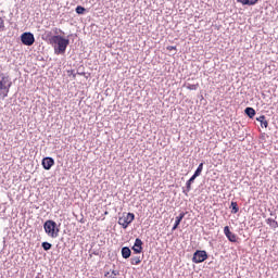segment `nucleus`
<instances>
[{
    "label": "nucleus",
    "mask_w": 278,
    "mask_h": 278,
    "mask_svg": "<svg viewBox=\"0 0 278 278\" xmlns=\"http://www.w3.org/2000/svg\"><path fill=\"white\" fill-rule=\"evenodd\" d=\"M205 260H207V252L203 250H198L194 252L193 258H192V262L194 264H201V262H205Z\"/></svg>",
    "instance_id": "5"
},
{
    "label": "nucleus",
    "mask_w": 278,
    "mask_h": 278,
    "mask_svg": "<svg viewBox=\"0 0 278 278\" xmlns=\"http://www.w3.org/2000/svg\"><path fill=\"white\" fill-rule=\"evenodd\" d=\"M142 262V260H140V256H135L130 258V264L132 266H138V264H140Z\"/></svg>",
    "instance_id": "17"
},
{
    "label": "nucleus",
    "mask_w": 278,
    "mask_h": 278,
    "mask_svg": "<svg viewBox=\"0 0 278 278\" xmlns=\"http://www.w3.org/2000/svg\"><path fill=\"white\" fill-rule=\"evenodd\" d=\"M203 173V163H200L197 170L194 172L193 176L199 177Z\"/></svg>",
    "instance_id": "19"
},
{
    "label": "nucleus",
    "mask_w": 278,
    "mask_h": 278,
    "mask_svg": "<svg viewBox=\"0 0 278 278\" xmlns=\"http://www.w3.org/2000/svg\"><path fill=\"white\" fill-rule=\"evenodd\" d=\"M231 214H238L240 212V207H238V202H231Z\"/></svg>",
    "instance_id": "18"
},
{
    "label": "nucleus",
    "mask_w": 278,
    "mask_h": 278,
    "mask_svg": "<svg viewBox=\"0 0 278 278\" xmlns=\"http://www.w3.org/2000/svg\"><path fill=\"white\" fill-rule=\"evenodd\" d=\"M267 225H269V227H274L277 228L278 227V223L275 219L268 218L267 219Z\"/></svg>",
    "instance_id": "20"
},
{
    "label": "nucleus",
    "mask_w": 278,
    "mask_h": 278,
    "mask_svg": "<svg viewBox=\"0 0 278 278\" xmlns=\"http://www.w3.org/2000/svg\"><path fill=\"white\" fill-rule=\"evenodd\" d=\"M41 247H42L43 251H50L52 245L49 242H42Z\"/></svg>",
    "instance_id": "21"
},
{
    "label": "nucleus",
    "mask_w": 278,
    "mask_h": 278,
    "mask_svg": "<svg viewBox=\"0 0 278 278\" xmlns=\"http://www.w3.org/2000/svg\"><path fill=\"white\" fill-rule=\"evenodd\" d=\"M122 256L124 257V260H129V257H131V250L127 247L123 248Z\"/></svg>",
    "instance_id": "11"
},
{
    "label": "nucleus",
    "mask_w": 278,
    "mask_h": 278,
    "mask_svg": "<svg viewBox=\"0 0 278 278\" xmlns=\"http://www.w3.org/2000/svg\"><path fill=\"white\" fill-rule=\"evenodd\" d=\"M132 251L135 253H142V240L141 239H136L135 244L132 247Z\"/></svg>",
    "instance_id": "9"
},
{
    "label": "nucleus",
    "mask_w": 278,
    "mask_h": 278,
    "mask_svg": "<svg viewBox=\"0 0 278 278\" xmlns=\"http://www.w3.org/2000/svg\"><path fill=\"white\" fill-rule=\"evenodd\" d=\"M41 164L45 170H51V167L53 166V164H55V161L52 157H45Z\"/></svg>",
    "instance_id": "8"
},
{
    "label": "nucleus",
    "mask_w": 278,
    "mask_h": 278,
    "mask_svg": "<svg viewBox=\"0 0 278 278\" xmlns=\"http://www.w3.org/2000/svg\"><path fill=\"white\" fill-rule=\"evenodd\" d=\"M194 179H197V176H192L187 182H186V186H187V189L186 191L187 192H190L192 190V182L194 181Z\"/></svg>",
    "instance_id": "15"
},
{
    "label": "nucleus",
    "mask_w": 278,
    "mask_h": 278,
    "mask_svg": "<svg viewBox=\"0 0 278 278\" xmlns=\"http://www.w3.org/2000/svg\"><path fill=\"white\" fill-rule=\"evenodd\" d=\"M73 77H74V79H75L76 75L74 74Z\"/></svg>",
    "instance_id": "28"
},
{
    "label": "nucleus",
    "mask_w": 278,
    "mask_h": 278,
    "mask_svg": "<svg viewBox=\"0 0 278 278\" xmlns=\"http://www.w3.org/2000/svg\"><path fill=\"white\" fill-rule=\"evenodd\" d=\"M186 216V213H180L176 219H175V224L174 227L172 228L173 231H175V229H177V227H179V225L181 224V220H184V217Z\"/></svg>",
    "instance_id": "10"
},
{
    "label": "nucleus",
    "mask_w": 278,
    "mask_h": 278,
    "mask_svg": "<svg viewBox=\"0 0 278 278\" xmlns=\"http://www.w3.org/2000/svg\"><path fill=\"white\" fill-rule=\"evenodd\" d=\"M245 114H247V116H249V118H253V116H255V109L247 108L245 109Z\"/></svg>",
    "instance_id": "16"
},
{
    "label": "nucleus",
    "mask_w": 278,
    "mask_h": 278,
    "mask_svg": "<svg viewBox=\"0 0 278 278\" xmlns=\"http://www.w3.org/2000/svg\"><path fill=\"white\" fill-rule=\"evenodd\" d=\"M256 121L258 123H261L262 127H268V121H266V116L265 115H261L260 117L256 118Z\"/></svg>",
    "instance_id": "13"
},
{
    "label": "nucleus",
    "mask_w": 278,
    "mask_h": 278,
    "mask_svg": "<svg viewBox=\"0 0 278 278\" xmlns=\"http://www.w3.org/2000/svg\"><path fill=\"white\" fill-rule=\"evenodd\" d=\"M21 41L26 47H31V45H34V42H36V38L34 37V34H31V33H24L21 35Z\"/></svg>",
    "instance_id": "6"
},
{
    "label": "nucleus",
    "mask_w": 278,
    "mask_h": 278,
    "mask_svg": "<svg viewBox=\"0 0 278 278\" xmlns=\"http://www.w3.org/2000/svg\"><path fill=\"white\" fill-rule=\"evenodd\" d=\"M48 35L51 36V31H49Z\"/></svg>",
    "instance_id": "27"
},
{
    "label": "nucleus",
    "mask_w": 278,
    "mask_h": 278,
    "mask_svg": "<svg viewBox=\"0 0 278 278\" xmlns=\"http://www.w3.org/2000/svg\"><path fill=\"white\" fill-rule=\"evenodd\" d=\"M54 34H58V28H55Z\"/></svg>",
    "instance_id": "26"
},
{
    "label": "nucleus",
    "mask_w": 278,
    "mask_h": 278,
    "mask_svg": "<svg viewBox=\"0 0 278 278\" xmlns=\"http://www.w3.org/2000/svg\"><path fill=\"white\" fill-rule=\"evenodd\" d=\"M167 51H177V47L175 46H168Z\"/></svg>",
    "instance_id": "25"
},
{
    "label": "nucleus",
    "mask_w": 278,
    "mask_h": 278,
    "mask_svg": "<svg viewBox=\"0 0 278 278\" xmlns=\"http://www.w3.org/2000/svg\"><path fill=\"white\" fill-rule=\"evenodd\" d=\"M224 233L226 236V238L229 240V242H237L238 238L236 237V233L231 232V230L229 229V226H226L224 228Z\"/></svg>",
    "instance_id": "7"
},
{
    "label": "nucleus",
    "mask_w": 278,
    "mask_h": 278,
    "mask_svg": "<svg viewBox=\"0 0 278 278\" xmlns=\"http://www.w3.org/2000/svg\"><path fill=\"white\" fill-rule=\"evenodd\" d=\"M71 43V40L60 36V35H54L50 38V45L54 47V53L56 55H62L66 53V48Z\"/></svg>",
    "instance_id": "1"
},
{
    "label": "nucleus",
    "mask_w": 278,
    "mask_h": 278,
    "mask_svg": "<svg viewBox=\"0 0 278 278\" xmlns=\"http://www.w3.org/2000/svg\"><path fill=\"white\" fill-rule=\"evenodd\" d=\"M0 31H5V20L0 17Z\"/></svg>",
    "instance_id": "22"
},
{
    "label": "nucleus",
    "mask_w": 278,
    "mask_h": 278,
    "mask_svg": "<svg viewBox=\"0 0 278 278\" xmlns=\"http://www.w3.org/2000/svg\"><path fill=\"white\" fill-rule=\"evenodd\" d=\"M118 277V271L114 269H110L104 274V278H117Z\"/></svg>",
    "instance_id": "12"
},
{
    "label": "nucleus",
    "mask_w": 278,
    "mask_h": 278,
    "mask_svg": "<svg viewBox=\"0 0 278 278\" xmlns=\"http://www.w3.org/2000/svg\"><path fill=\"white\" fill-rule=\"evenodd\" d=\"M43 229L49 238H58L60 236V228H58V224L54 220H46Z\"/></svg>",
    "instance_id": "3"
},
{
    "label": "nucleus",
    "mask_w": 278,
    "mask_h": 278,
    "mask_svg": "<svg viewBox=\"0 0 278 278\" xmlns=\"http://www.w3.org/2000/svg\"><path fill=\"white\" fill-rule=\"evenodd\" d=\"M84 12H86V8L78 5L76 8V14H84Z\"/></svg>",
    "instance_id": "23"
},
{
    "label": "nucleus",
    "mask_w": 278,
    "mask_h": 278,
    "mask_svg": "<svg viewBox=\"0 0 278 278\" xmlns=\"http://www.w3.org/2000/svg\"><path fill=\"white\" fill-rule=\"evenodd\" d=\"M187 90H199V84L195 85H188Z\"/></svg>",
    "instance_id": "24"
},
{
    "label": "nucleus",
    "mask_w": 278,
    "mask_h": 278,
    "mask_svg": "<svg viewBox=\"0 0 278 278\" xmlns=\"http://www.w3.org/2000/svg\"><path fill=\"white\" fill-rule=\"evenodd\" d=\"M238 3H242V5H255L260 0H237Z\"/></svg>",
    "instance_id": "14"
},
{
    "label": "nucleus",
    "mask_w": 278,
    "mask_h": 278,
    "mask_svg": "<svg viewBox=\"0 0 278 278\" xmlns=\"http://www.w3.org/2000/svg\"><path fill=\"white\" fill-rule=\"evenodd\" d=\"M10 88H12V80L9 75L0 74V97L5 99L10 94Z\"/></svg>",
    "instance_id": "2"
},
{
    "label": "nucleus",
    "mask_w": 278,
    "mask_h": 278,
    "mask_svg": "<svg viewBox=\"0 0 278 278\" xmlns=\"http://www.w3.org/2000/svg\"><path fill=\"white\" fill-rule=\"evenodd\" d=\"M136 218V215L134 213H124L119 218H118V225L123 227V229H127L131 223H134Z\"/></svg>",
    "instance_id": "4"
}]
</instances>
